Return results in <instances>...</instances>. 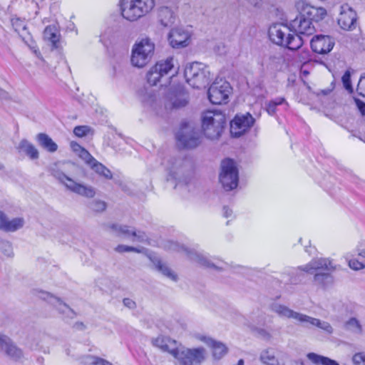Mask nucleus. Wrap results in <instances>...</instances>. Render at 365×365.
<instances>
[{"label":"nucleus","mask_w":365,"mask_h":365,"mask_svg":"<svg viewBox=\"0 0 365 365\" xmlns=\"http://www.w3.org/2000/svg\"><path fill=\"white\" fill-rule=\"evenodd\" d=\"M271 309L279 317L295 319L304 327H315L328 334L333 333L334 329L329 322L295 312L287 306L274 303L272 304Z\"/></svg>","instance_id":"1"},{"label":"nucleus","mask_w":365,"mask_h":365,"mask_svg":"<svg viewBox=\"0 0 365 365\" xmlns=\"http://www.w3.org/2000/svg\"><path fill=\"white\" fill-rule=\"evenodd\" d=\"M292 31L291 26L289 27L282 24H274L269 27L268 35L272 43L286 47L291 51H297L302 46L304 39L295 37L294 34L291 33Z\"/></svg>","instance_id":"2"},{"label":"nucleus","mask_w":365,"mask_h":365,"mask_svg":"<svg viewBox=\"0 0 365 365\" xmlns=\"http://www.w3.org/2000/svg\"><path fill=\"white\" fill-rule=\"evenodd\" d=\"M155 6V0H122L120 10L124 19L133 21L148 14Z\"/></svg>","instance_id":"3"},{"label":"nucleus","mask_w":365,"mask_h":365,"mask_svg":"<svg viewBox=\"0 0 365 365\" xmlns=\"http://www.w3.org/2000/svg\"><path fill=\"white\" fill-rule=\"evenodd\" d=\"M335 266L333 265L331 260L328 258L314 259L308 264L300 266L297 270L292 272V276L289 280V283L297 284L304 279V273L314 274L318 272H333Z\"/></svg>","instance_id":"4"},{"label":"nucleus","mask_w":365,"mask_h":365,"mask_svg":"<svg viewBox=\"0 0 365 365\" xmlns=\"http://www.w3.org/2000/svg\"><path fill=\"white\" fill-rule=\"evenodd\" d=\"M226 120L221 113L208 110L202 116V130L204 135L210 140L218 139L223 130Z\"/></svg>","instance_id":"5"},{"label":"nucleus","mask_w":365,"mask_h":365,"mask_svg":"<svg viewBox=\"0 0 365 365\" xmlns=\"http://www.w3.org/2000/svg\"><path fill=\"white\" fill-rule=\"evenodd\" d=\"M177 146L180 149H194L202 143V137L197 129L187 122H182L175 134Z\"/></svg>","instance_id":"6"},{"label":"nucleus","mask_w":365,"mask_h":365,"mask_svg":"<svg viewBox=\"0 0 365 365\" xmlns=\"http://www.w3.org/2000/svg\"><path fill=\"white\" fill-rule=\"evenodd\" d=\"M50 172L51 175L54 178L63 184L71 191L88 198H91L95 196L96 191L93 187L91 186H86L83 184L75 182L73 179L62 172L58 168L57 164H54L51 167Z\"/></svg>","instance_id":"7"},{"label":"nucleus","mask_w":365,"mask_h":365,"mask_svg":"<svg viewBox=\"0 0 365 365\" xmlns=\"http://www.w3.org/2000/svg\"><path fill=\"white\" fill-rule=\"evenodd\" d=\"M219 180L227 191L235 189L239 182V171L234 160L225 158L220 165Z\"/></svg>","instance_id":"8"},{"label":"nucleus","mask_w":365,"mask_h":365,"mask_svg":"<svg viewBox=\"0 0 365 365\" xmlns=\"http://www.w3.org/2000/svg\"><path fill=\"white\" fill-rule=\"evenodd\" d=\"M154 49V44L148 38L142 39L135 43L130 58L133 66L138 68L145 66L151 59Z\"/></svg>","instance_id":"9"},{"label":"nucleus","mask_w":365,"mask_h":365,"mask_svg":"<svg viewBox=\"0 0 365 365\" xmlns=\"http://www.w3.org/2000/svg\"><path fill=\"white\" fill-rule=\"evenodd\" d=\"M206 351L203 347L194 349L178 348L173 356L178 359L180 365H201L205 359Z\"/></svg>","instance_id":"10"},{"label":"nucleus","mask_w":365,"mask_h":365,"mask_svg":"<svg viewBox=\"0 0 365 365\" xmlns=\"http://www.w3.org/2000/svg\"><path fill=\"white\" fill-rule=\"evenodd\" d=\"M232 87L229 82L220 79L214 81L210 86L207 96L212 104L220 105L228 101L229 96L232 92Z\"/></svg>","instance_id":"11"},{"label":"nucleus","mask_w":365,"mask_h":365,"mask_svg":"<svg viewBox=\"0 0 365 365\" xmlns=\"http://www.w3.org/2000/svg\"><path fill=\"white\" fill-rule=\"evenodd\" d=\"M110 227L116 236L129 239L132 242L143 243L148 240V237L145 232L137 231L134 227L128 225L112 224Z\"/></svg>","instance_id":"12"},{"label":"nucleus","mask_w":365,"mask_h":365,"mask_svg":"<svg viewBox=\"0 0 365 365\" xmlns=\"http://www.w3.org/2000/svg\"><path fill=\"white\" fill-rule=\"evenodd\" d=\"M35 294L55 307L58 312L64 316L65 319H73L76 316V312L68 304L49 292L39 290L36 291Z\"/></svg>","instance_id":"13"},{"label":"nucleus","mask_w":365,"mask_h":365,"mask_svg":"<svg viewBox=\"0 0 365 365\" xmlns=\"http://www.w3.org/2000/svg\"><path fill=\"white\" fill-rule=\"evenodd\" d=\"M255 122V119L249 113L236 115L230 122L232 135L236 138L240 137L254 125Z\"/></svg>","instance_id":"14"},{"label":"nucleus","mask_w":365,"mask_h":365,"mask_svg":"<svg viewBox=\"0 0 365 365\" xmlns=\"http://www.w3.org/2000/svg\"><path fill=\"white\" fill-rule=\"evenodd\" d=\"M290 26L295 37H299L301 39H303V36H309L315 32L312 22L301 14L291 21Z\"/></svg>","instance_id":"15"},{"label":"nucleus","mask_w":365,"mask_h":365,"mask_svg":"<svg viewBox=\"0 0 365 365\" xmlns=\"http://www.w3.org/2000/svg\"><path fill=\"white\" fill-rule=\"evenodd\" d=\"M334 45V38L327 35H315L310 41V46L313 52L321 55L329 53L333 49Z\"/></svg>","instance_id":"16"},{"label":"nucleus","mask_w":365,"mask_h":365,"mask_svg":"<svg viewBox=\"0 0 365 365\" xmlns=\"http://www.w3.org/2000/svg\"><path fill=\"white\" fill-rule=\"evenodd\" d=\"M186 160L181 157H172L168 160L166 169L168 172V180H175L181 182V174L184 173V167Z\"/></svg>","instance_id":"17"},{"label":"nucleus","mask_w":365,"mask_h":365,"mask_svg":"<svg viewBox=\"0 0 365 365\" xmlns=\"http://www.w3.org/2000/svg\"><path fill=\"white\" fill-rule=\"evenodd\" d=\"M0 347L6 354L15 361H20L24 357L23 351L19 348L6 335L0 333Z\"/></svg>","instance_id":"18"},{"label":"nucleus","mask_w":365,"mask_h":365,"mask_svg":"<svg viewBox=\"0 0 365 365\" xmlns=\"http://www.w3.org/2000/svg\"><path fill=\"white\" fill-rule=\"evenodd\" d=\"M168 38L173 48H179L188 46L190 36L182 29L175 28L170 31Z\"/></svg>","instance_id":"19"},{"label":"nucleus","mask_w":365,"mask_h":365,"mask_svg":"<svg viewBox=\"0 0 365 365\" xmlns=\"http://www.w3.org/2000/svg\"><path fill=\"white\" fill-rule=\"evenodd\" d=\"M356 13L348 5L341 6V11L338 19V24L344 30H352L355 28Z\"/></svg>","instance_id":"20"},{"label":"nucleus","mask_w":365,"mask_h":365,"mask_svg":"<svg viewBox=\"0 0 365 365\" xmlns=\"http://www.w3.org/2000/svg\"><path fill=\"white\" fill-rule=\"evenodd\" d=\"M299 14L312 22H319L326 16L327 11L322 7H315L310 4L303 3Z\"/></svg>","instance_id":"21"},{"label":"nucleus","mask_w":365,"mask_h":365,"mask_svg":"<svg viewBox=\"0 0 365 365\" xmlns=\"http://www.w3.org/2000/svg\"><path fill=\"white\" fill-rule=\"evenodd\" d=\"M24 225V220L22 217H16L9 220L6 215L0 211V230L10 232H15L21 227Z\"/></svg>","instance_id":"22"},{"label":"nucleus","mask_w":365,"mask_h":365,"mask_svg":"<svg viewBox=\"0 0 365 365\" xmlns=\"http://www.w3.org/2000/svg\"><path fill=\"white\" fill-rule=\"evenodd\" d=\"M200 340L212 348V356L215 359H220L227 352V346L222 342L206 336L201 337Z\"/></svg>","instance_id":"23"},{"label":"nucleus","mask_w":365,"mask_h":365,"mask_svg":"<svg viewBox=\"0 0 365 365\" xmlns=\"http://www.w3.org/2000/svg\"><path fill=\"white\" fill-rule=\"evenodd\" d=\"M185 251L190 260L198 263L200 265L207 268L220 269L219 267L212 262L205 255L195 251L188 250L187 249H185Z\"/></svg>","instance_id":"24"},{"label":"nucleus","mask_w":365,"mask_h":365,"mask_svg":"<svg viewBox=\"0 0 365 365\" xmlns=\"http://www.w3.org/2000/svg\"><path fill=\"white\" fill-rule=\"evenodd\" d=\"M210 81V72L208 67L205 65V68L199 72L192 79L187 83L194 88H202L205 87Z\"/></svg>","instance_id":"25"},{"label":"nucleus","mask_w":365,"mask_h":365,"mask_svg":"<svg viewBox=\"0 0 365 365\" xmlns=\"http://www.w3.org/2000/svg\"><path fill=\"white\" fill-rule=\"evenodd\" d=\"M153 344L163 351H167L173 356V351H176L177 341L165 336H158L153 340Z\"/></svg>","instance_id":"26"},{"label":"nucleus","mask_w":365,"mask_h":365,"mask_svg":"<svg viewBox=\"0 0 365 365\" xmlns=\"http://www.w3.org/2000/svg\"><path fill=\"white\" fill-rule=\"evenodd\" d=\"M158 19L163 27H170L174 24L175 16L171 9L162 6L158 10Z\"/></svg>","instance_id":"27"},{"label":"nucleus","mask_w":365,"mask_h":365,"mask_svg":"<svg viewBox=\"0 0 365 365\" xmlns=\"http://www.w3.org/2000/svg\"><path fill=\"white\" fill-rule=\"evenodd\" d=\"M43 36L45 41L51 43L53 49L59 48L60 34L56 26H47L43 31Z\"/></svg>","instance_id":"28"},{"label":"nucleus","mask_w":365,"mask_h":365,"mask_svg":"<svg viewBox=\"0 0 365 365\" xmlns=\"http://www.w3.org/2000/svg\"><path fill=\"white\" fill-rule=\"evenodd\" d=\"M16 148L19 153L24 152L31 160H37L39 158L37 148L26 139H22Z\"/></svg>","instance_id":"29"},{"label":"nucleus","mask_w":365,"mask_h":365,"mask_svg":"<svg viewBox=\"0 0 365 365\" xmlns=\"http://www.w3.org/2000/svg\"><path fill=\"white\" fill-rule=\"evenodd\" d=\"M11 23L14 31L19 35L24 41L29 39L30 34L28 31L25 19L13 17L11 19Z\"/></svg>","instance_id":"30"},{"label":"nucleus","mask_w":365,"mask_h":365,"mask_svg":"<svg viewBox=\"0 0 365 365\" xmlns=\"http://www.w3.org/2000/svg\"><path fill=\"white\" fill-rule=\"evenodd\" d=\"M36 140L41 148L49 153H54L58 150V145L46 133L37 134Z\"/></svg>","instance_id":"31"},{"label":"nucleus","mask_w":365,"mask_h":365,"mask_svg":"<svg viewBox=\"0 0 365 365\" xmlns=\"http://www.w3.org/2000/svg\"><path fill=\"white\" fill-rule=\"evenodd\" d=\"M331 272H318L314 273V282L316 285L322 288H326L331 285L334 282L333 276Z\"/></svg>","instance_id":"32"},{"label":"nucleus","mask_w":365,"mask_h":365,"mask_svg":"<svg viewBox=\"0 0 365 365\" xmlns=\"http://www.w3.org/2000/svg\"><path fill=\"white\" fill-rule=\"evenodd\" d=\"M204 68H205V65L199 62H193L187 65L184 71V76L187 83L191 81L192 78Z\"/></svg>","instance_id":"33"},{"label":"nucleus","mask_w":365,"mask_h":365,"mask_svg":"<svg viewBox=\"0 0 365 365\" xmlns=\"http://www.w3.org/2000/svg\"><path fill=\"white\" fill-rule=\"evenodd\" d=\"M307 357L313 364L319 365H339V364L334 359H331L327 356L317 354L314 352L308 353Z\"/></svg>","instance_id":"34"},{"label":"nucleus","mask_w":365,"mask_h":365,"mask_svg":"<svg viewBox=\"0 0 365 365\" xmlns=\"http://www.w3.org/2000/svg\"><path fill=\"white\" fill-rule=\"evenodd\" d=\"M260 360L267 365H285L284 363L279 361L273 352L269 349L264 350L260 354ZM295 365H302L300 362H296Z\"/></svg>","instance_id":"35"},{"label":"nucleus","mask_w":365,"mask_h":365,"mask_svg":"<svg viewBox=\"0 0 365 365\" xmlns=\"http://www.w3.org/2000/svg\"><path fill=\"white\" fill-rule=\"evenodd\" d=\"M155 269L161 272L163 275L170 278L173 281L177 280V275H175L172 270L165 264H163L160 259H156L153 261Z\"/></svg>","instance_id":"36"},{"label":"nucleus","mask_w":365,"mask_h":365,"mask_svg":"<svg viewBox=\"0 0 365 365\" xmlns=\"http://www.w3.org/2000/svg\"><path fill=\"white\" fill-rule=\"evenodd\" d=\"M91 167L98 175L103 176L106 179H112L113 175L111 171L96 160L91 164Z\"/></svg>","instance_id":"37"},{"label":"nucleus","mask_w":365,"mask_h":365,"mask_svg":"<svg viewBox=\"0 0 365 365\" xmlns=\"http://www.w3.org/2000/svg\"><path fill=\"white\" fill-rule=\"evenodd\" d=\"M173 58H168L165 61L158 62L155 65L163 76L167 75L173 68Z\"/></svg>","instance_id":"38"},{"label":"nucleus","mask_w":365,"mask_h":365,"mask_svg":"<svg viewBox=\"0 0 365 365\" xmlns=\"http://www.w3.org/2000/svg\"><path fill=\"white\" fill-rule=\"evenodd\" d=\"M147 81L151 86H155L163 77L155 66H153L147 73Z\"/></svg>","instance_id":"39"},{"label":"nucleus","mask_w":365,"mask_h":365,"mask_svg":"<svg viewBox=\"0 0 365 365\" xmlns=\"http://www.w3.org/2000/svg\"><path fill=\"white\" fill-rule=\"evenodd\" d=\"M283 61L284 59L282 55H272L268 58L267 68L272 70H278Z\"/></svg>","instance_id":"40"},{"label":"nucleus","mask_w":365,"mask_h":365,"mask_svg":"<svg viewBox=\"0 0 365 365\" xmlns=\"http://www.w3.org/2000/svg\"><path fill=\"white\" fill-rule=\"evenodd\" d=\"M188 95L185 93H180L173 101V108H180L185 107L188 103Z\"/></svg>","instance_id":"41"},{"label":"nucleus","mask_w":365,"mask_h":365,"mask_svg":"<svg viewBox=\"0 0 365 365\" xmlns=\"http://www.w3.org/2000/svg\"><path fill=\"white\" fill-rule=\"evenodd\" d=\"M88 208L96 212H101L106 209V203L101 200H93L88 204Z\"/></svg>","instance_id":"42"},{"label":"nucleus","mask_w":365,"mask_h":365,"mask_svg":"<svg viewBox=\"0 0 365 365\" xmlns=\"http://www.w3.org/2000/svg\"><path fill=\"white\" fill-rule=\"evenodd\" d=\"M346 329L356 334H361L362 328L359 322L354 317L351 318L346 324Z\"/></svg>","instance_id":"43"},{"label":"nucleus","mask_w":365,"mask_h":365,"mask_svg":"<svg viewBox=\"0 0 365 365\" xmlns=\"http://www.w3.org/2000/svg\"><path fill=\"white\" fill-rule=\"evenodd\" d=\"M341 81L343 83L344 88L348 91L350 93L354 92V89L351 84V73L349 71H345L341 77Z\"/></svg>","instance_id":"44"},{"label":"nucleus","mask_w":365,"mask_h":365,"mask_svg":"<svg viewBox=\"0 0 365 365\" xmlns=\"http://www.w3.org/2000/svg\"><path fill=\"white\" fill-rule=\"evenodd\" d=\"M86 363L90 365H113L106 359L93 356H88L86 357Z\"/></svg>","instance_id":"45"},{"label":"nucleus","mask_w":365,"mask_h":365,"mask_svg":"<svg viewBox=\"0 0 365 365\" xmlns=\"http://www.w3.org/2000/svg\"><path fill=\"white\" fill-rule=\"evenodd\" d=\"M356 92L359 96L365 98V73H362L360 76L356 87Z\"/></svg>","instance_id":"46"},{"label":"nucleus","mask_w":365,"mask_h":365,"mask_svg":"<svg viewBox=\"0 0 365 365\" xmlns=\"http://www.w3.org/2000/svg\"><path fill=\"white\" fill-rule=\"evenodd\" d=\"M91 130V128L87 125H78L73 129V133L80 138L86 136Z\"/></svg>","instance_id":"47"},{"label":"nucleus","mask_w":365,"mask_h":365,"mask_svg":"<svg viewBox=\"0 0 365 365\" xmlns=\"http://www.w3.org/2000/svg\"><path fill=\"white\" fill-rule=\"evenodd\" d=\"M78 155L91 166V164L93 163L96 160V159L88 153V151L83 148L79 151Z\"/></svg>","instance_id":"48"},{"label":"nucleus","mask_w":365,"mask_h":365,"mask_svg":"<svg viewBox=\"0 0 365 365\" xmlns=\"http://www.w3.org/2000/svg\"><path fill=\"white\" fill-rule=\"evenodd\" d=\"M115 250L119 253L128 252H140V250L137 247L124 245H118L115 248Z\"/></svg>","instance_id":"49"},{"label":"nucleus","mask_w":365,"mask_h":365,"mask_svg":"<svg viewBox=\"0 0 365 365\" xmlns=\"http://www.w3.org/2000/svg\"><path fill=\"white\" fill-rule=\"evenodd\" d=\"M237 1L240 4L245 6L247 8H259L261 6V0H237Z\"/></svg>","instance_id":"50"},{"label":"nucleus","mask_w":365,"mask_h":365,"mask_svg":"<svg viewBox=\"0 0 365 365\" xmlns=\"http://www.w3.org/2000/svg\"><path fill=\"white\" fill-rule=\"evenodd\" d=\"M349 266L354 270H360L365 268V263L359 262L356 259H351L349 260Z\"/></svg>","instance_id":"51"},{"label":"nucleus","mask_w":365,"mask_h":365,"mask_svg":"<svg viewBox=\"0 0 365 365\" xmlns=\"http://www.w3.org/2000/svg\"><path fill=\"white\" fill-rule=\"evenodd\" d=\"M353 363L355 365H365V353H356L353 356Z\"/></svg>","instance_id":"52"},{"label":"nucleus","mask_w":365,"mask_h":365,"mask_svg":"<svg viewBox=\"0 0 365 365\" xmlns=\"http://www.w3.org/2000/svg\"><path fill=\"white\" fill-rule=\"evenodd\" d=\"M354 103L362 115H365V103L356 97H354Z\"/></svg>","instance_id":"53"},{"label":"nucleus","mask_w":365,"mask_h":365,"mask_svg":"<svg viewBox=\"0 0 365 365\" xmlns=\"http://www.w3.org/2000/svg\"><path fill=\"white\" fill-rule=\"evenodd\" d=\"M2 251L5 254V255L10 257L12 254V247L9 242L4 241L2 242Z\"/></svg>","instance_id":"54"},{"label":"nucleus","mask_w":365,"mask_h":365,"mask_svg":"<svg viewBox=\"0 0 365 365\" xmlns=\"http://www.w3.org/2000/svg\"><path fill=\"white\" fill-rule=\"evenodd\" d=\"M358 255L365 259V241H361L356 247Z\"/></svg>","instance_id":"55"},{"label":"nucleus","mask_w":365,"mask_h":365,"mask_svg":"<svg viewBox=\"0 0 365 365\" xmlns=\"http://www.w3.org/2000/svg\"><path fill=\"white\" fill-rule=\"evenodd\" d=\"M123 305L130 309H134L136 308V303L130 298H124L123 300Z\"/></svg>","instance_id":"56"},{"label":"nucleus","mask_w":365,"mask_h":365,"mask_svg":"<svg viewBox=\"0 0 365 365\" xmlns=\"http://www.w3.org/2000/svg\"><path fill=\"white\" fill-rule=\"evenodd\" d=\"M277 107L270 101L266 103V110L269 115H274L276 113Z\"/></svg>","instance_id":"57"},{"label":"nucleus","mask_w":365,"mask_h":365,"mask_svg":"<svg viewBox=\"0 0 365 365\" xmlns=\"http://www.w3.org/2000/svg\"><path fill=\"white\" fill-rule=\"evenodd\" d=\"M272 103H273V105H274L276 107L277 106H279V105H282L283 103H285L287 106H288V103L286 101L285 98H282V97H277L274 99H272L271 101H269Z\"/></svg>","instance_id":"58"},{"label":"nucleus","mask_w":365,"mask_h":365,"mask_svg":"<svg viewBox=\"0 0 365 365\" xmlns=\"http://www.w3.org/2000/svg\"><path fill=\"white\" fill-rule=\"evenodd\" d=\"M232 215V210L227 206L223 207V216L226 218L230 217Z\"/></svg>","instance_id":"59"},{"label":"nucleus","mask_w":365,"mask_h":365,"mask_svg":"<svg viewBox=\"0 0 365 365\" xmlns=\"http://www.w3.org/2000/svg\"><path fill=\"white\" fill-rule=\"evenodd\" d=\"M73 328L77 329V330L83 331V330H84L86 329V326H85V324L83 322H76L73 324Z\"/></svg>","instance_id":"60"},{"label":"nucleus","mask_w":365,"mask_h":365,"mask_svg":"<svg viewBox=\"0 0 365 365\" xmlns=\"http://www.w3.org/2000/svg\"><path fill=\"white\" fill-rule=\"evenodd\" d=\"M71 148L74 152L78 153L83 148L78 143L75 142H71Z\"/></svg>","instance_id":"61"},{"label":"nucleus","mask_w":365,"mask_h":365,"mask_svg":"<svg viewBox=\"0 0 365 365\" xmlns=\"http://www.w3.org/2000/svg\"><path fill=\"white\" fill-rule=\"evenodd\" d=\"M296 362H300L302 364V365H304V362L302 360H292L288 363V364L285 365H295Z\"/></svg>","instance_id":"62"},{"label":"nucleus","mask_w":365,"mask_h":365,"mask_svg":"<svg viewBox=\"0 0 365 365\" xmlns=\"http://www.w3.org/2000/svg\"><path fill=\"white\" fill-rule=\"evenodd\" d=\"M5 96H6V93L2 89L0 88V97L4 98Z\"/></svg>","instance_id":"63"},{"label":"nucleus","mask_w":365,"mask_h":365,"mask_svg":"<svg viewBox=\"0 0 365 365\" xmlns=\"http://www.w3.org/2000/svg\"><path fill=\"white\" fill-rule=\"evenodd\" d=\"M237 365H244V360L243 359H240L237 362Z\"/></svg>","instance_id":"64"}]
</instances>
